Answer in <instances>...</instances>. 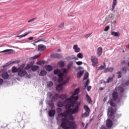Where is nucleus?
Returning a JSON list of instances; mask_svg holds the SVG:
<instances>
[{
	"mask_svg": "<svg viewBox=\"0 0 129 129\" xmlns=\"http://www.w3.org/2000/svg\"><path fill=\"white\" fill-rule=\"evenodd\" d=\"M70 102H65L59 101L57 105L58 107H62L65 105L66 108L64 113H60L57 115L58 118L61 120V124L58 126V129H76L77 128V124L75 122L72 121L74 120V117L72 114H75L78 112L79 110V105H80V102H71V107H69L68 104H70Z\"/></svg>",
	"mask_w": 129,
	"mask_h": 129,
	"instance_id": "obj_1",
	"label": "nucleus"
},
{
	"mask_svg": "<svg viewBox=\"0 0 129 129\" xmlns=\"http://www.w3.org/2000/svg\"><path fill=\"white\" fill-rule=\"evenodd\" d=\"M112 97L113 100L110 99L107 102V104H110L111 107V108H109L107 111V116L109 117H111V116L113 115L114 111L112 107H115V106H116V104H115L114 100H116V99L118 98V95L117 94V93H116V92H114L112 94Z\"/></svg>",
	"mask_w": 129,
	"mask_h": 129,
	"instance_id": "obj_2",
	"label": "nucleus"
},
{
	"mask_svg": "<svg viewBox=\"0 0 129 129\" xmlns=\"http://www.w3.org/2000/svg\"><path fill=\"white\" fill-rule=\"evenodd\" d=\"M47 95L51 101L48 102V106L50 109H53V108H54L55 107V104H54V102H53L57 100L58 97H59V95L58 94H55L53 92H51L47 93Z\"/></svg>",
	"mask_w": 129,
	"mask_h": 129,
	"instance_id": "obj_3",
	"label": "nucleus"
},
{
	"mask_svg": "<svg viewBox=\"0 0 129 129\" xmlns=\"http://www.w3.org/2000/svg\"><path fill=\"white\" fill-rule=\"evenodd\" d=\"M79 88H77L74 94L70 96L69 98L66 99V102H70V104H68L69 107H71V104L74 103V102H76V100H78V93L79 92Z\"/></svg>",
	"mask_w": 129,
	"mask_h": 129,
	"instance_id": "obj_4",
	"label": "nucleus"
},
{
	"mask_svg": "<svg viewBox=\"0 0 129 129\" xmlns=\"http://www.w3.org/2000/svg\"><path fill=\"white\" fill-rule=\"evenodd\" d=\"M68 71V69H63L62 73L61 72L59 69H56L54 70V74H57L58 76V78L57 80L58 82H61V81H66V79L69 78L68 77H66L65 79H63V76H64V74L67 73V71Z\"/></svg>",
	"mask_w": 129,
	"mask_h": 129,
	"instance_id": "obj_5",
	"label": "nucleus"
},
{
	"mask_svg": "<svg viewBox=\"0 0 129 129\" xmlns=\"http://www.w3.org/2000/svg\"><path fill=\"white\" fill-rule=\"evenodd\" d=\"M18 75L20 77H24L25 76V78H31V75H27V72L25 70L21 69V67L18 68Z\"/></svg>",
	"mask_w": 129,
	"mask_h": 129,
	"instance_id": "obj_6",
	"label": "nucleus"
},
{
	"mask_svg": "<svg viewBox=\"0 0 129 129\" xmlns=\"http://www.w3.org/2000/svg\"><path fill=\"white\" fill-rule=\"evenodd\" d=\"M69 82V78H67L66 81H61L60 82H58L59 83H61V84H59L57 86H56V90H57V91H61V90H62V89H63V85H65L67 83H68V82Z\"/></svg>",
	"mask_w": 129,
	"mask_h": 129,
	"instance_id": "obj_7",
	"label": "nucleus"
},
{
	"mask_svg": "<svg viewBox=\"0 0 129 129\" xmlns=\"http://www.w3.org/2000/svg\"><path fill=\"white\" fill-rule=\"evenodd\" d=\"M91 61L92 62V66H93V67H96V66L98 64V59L97 57L91 56Z\"/></svg>",
	"mask_w": 129,
	"mask_h": 129,
	"instance_id": "obj_8",
	"label": "nucleus"
},
{
	"mask_svg": "<svg viewBox=\"0 0 129 129\" xmlns=\"http://www.w3.org/2000/svg\"><path fill=\"white\" fill-rule=\"evenodd\" d=\"M46 46H45L43 44L38 45V51H40V52L45 51V50H46Z\"/></svg>",
	"mask_w": 129,
	"mask_h": 129,
	"instance_id": "obj_9",
	"label": "nucleus"
},
{
	"mask_svg": "<svg viewBox=\"0 0 129 129\" xmlns=\"http://www.w3.org/2000/svg\"><path fill=\"white\" fill-rule=\"evenodd\" d=\"M112 121L109 119H107L106 120V126L107 127H111L112 126Z\"/></svg>",
	"mask_w": 129,
	"mask_h": 129,
	"instance_id": "obj_10",
	"label": "nucleus"
},
{
	"mask_svg": "<svg viewBox=\"0 0 129 129\" xmlns=\"http://www.w3.org/2000/svg\"><path fill=\"white\" fill-rule=\"evenodd\" d=\"M102 54V47H99L97 50V55L99 57Z\"/></svg>",
	"mask_w": 129,
	"mask_h": 129,
	"instance_id": "obj_11",
	"label": "nucleus"
},
{
	"mask_svg": "<svg viewBox=\"0 0 129 129\" xmlns=\"http://www.w3.org/2000/svg\"><path fill=\"white\" fill-rule=\"evenodd\" d=\"M56 114V111L55 110H51L48 113V115L50 117H53Z\"/></svg>",
	"mask_w": 129,
	"mask_h": 129,
	"instance_id": "obj_12",
	"label": "nucleus"
},
{
	"mask_svg": "<svg viewBox=\"0 0 129 129\" xmlns=\"http://www.w3.org/2000/svg\"><path fill=\"white\" fill-rule=\"evenodd\" d=\"M74 50H75V52L76 53H79L80 52V48L78 47V45L76 44L73 47Z\"/></svg>",
	"mask_w": 129,
	"mask_h": 129,
	"instance_id": "obj_13",
	"label": "nucleus"
},
{
	"mask_svg": "<svg viewBox=\"0 0 129 129\" xmlns=\"http://www.w3.org/2000/svg\"><path fill=\"white\" fill-rule=\"evenodd\" d=\"M2 77L4 78V79H8V78L10 77V75L8 72H4L2 74Z\"/></svg>",
	"mask_w": 129,
	"mask_h": 129,
	"instance_id": "obj_14",
	"label": "nucleus"
},
{
	"mask_svg": "<svg viewBox=\"0 0 129 129\" xmlns=\"http://www.w3.org/2000/svg\"><path fill=\"white\" fill-rule=\"evenodd\" d=\"M31 31H28V32H26L24 33V35H19L17 36V38H19V39H22V38H24V37H26V36H28L29 34H31Z\"/></svg>",
	"mask_w": 129,
	"mask_h": 129,
	"instance_id": "obj_15",
	"label": "nucleus"
},
{
	"mask_svg": "<svg viewBox=\"0 0 129 129\" xmlns=\"http://www.w3.org/2000/svg\"><path fill=\"white\" fill-rule=\"evenodd\" d=\"M45 69H46L47 71H52L53 67L51 65H46L45 66Z\"/></svg>",
	"mask_w": 129,
	"mask_h": 129,
	"instance_id": "obj_16",
	"label": "nucleus"
},
{
	"mask_svg": "<svg viewBox=\"0 0 129 129\" xmlns=\"http://www.w3.org/2000/svg\"><path fill=\"white\" fill-rule=\"evenodd\" d=\"M116 4H117V2H116V0H113L112 9H111L112 11H113V10H114V8H115V6H116Z\"/></svg>",
	"mask_w": 129,
	"mask_h": 129,
	"instance_id": "obj_17",
	"label": "nucleus"
},
{
	"mask_svg": "<svg viewBox=\"0 0 129 129\" xmlns=\"http://www.w3.org/2000/svg\"><path fill=\"white\" fill-rule=\"evenodd\" d=\"M84 73V71H82L79 73H77V76L78 78H80V77H81V76H82V75H83Z\"/></svg>",
	"mask_w": 129,
	"mask_h": 129,
	"instance_id": "obj_18",
	"label": "nucleus"
},
{
	"mask_svg": "<svg viewBox=\"0 0 129 129\" xmlns=\"http://www.w3.org/2000/svg\"><path fill=\"white\" fill-rule=\"evenodd\" d=\"M39 69V66H33L31 67V70L32 71H37Z\"/></svg>",
	"mask_w": 129,
	"mask_h": 129,
	"instance_id": "obj_19",
	"label": "nucleus"
},
{
	"mask_svg": "<svg viewBox=\"0 0 129 129\" xmlns=\"http://www.w3.org/2000/svg\"><path fill=\"white\" fill-rule=\"evenodd\" d=\"M86 97L87 100V101H88L89 103L92 102L91 98L90 97V96H89V95H88V94H86Z\"/></svg>",
	"mask_w": 129,
	"mask_h": 129,
	"instance_id": "obj_20",
	"label": "nucleus"
},
{
	"mask_svg": "<svg viewBox=\"0 0 129 129\" xmlns=\"http://www.w3.org/2000/svg\"><path fill=\"white\" fill-rule=\"evenodd\" d=\"M84 108L86 112H90V110L89 109V107H88V106L85 105L84 106Z\"/></svg>",
	"mask_w": 129,
	"mask_h": 129,
	"instance_id": "obj_21",
	"label": "nucleus"
},
{
	"mask_svg": "<svg viewBox=\"0 0 129 129\" xmlns=\"http://www.w3.org/2000/svg\"><path fill=\"white\" fill-rule=\"evenodd\" d=\"M12 71L13 72V73H16V72H19V68L17 69V68L16 67H13L12 68Z\"/></svg>",
	"mask_w": 129,
	"mask_h": 129,
	"instance_id": "obj_22",
	"label": "nucleus"
},
{
	"mask_svg": "<svg viewBox=\"0 0 129 129\" xmlns=\"http://www.w3.org/2000/svg\"><path fill=\"white\" fill-rule=\"evenodd\" d=\"M53 85V82L50 81L47 83V87H48V88H51V87H52Z\"/></svg>",
	"mask_w": 129,
	"mask_h": 129,
	"instance_id": "obj_23",
	"label": "nucleus"
},
{
	"mask_svg": "<svg viewBox=\"0 0 129 129\" xmlns=\"http://www.w3.org/2000/svg\"><path fill=\"white\" fill-rule=\"evenodd\" d=\"M47 74V72L45 71H41L39 73L40 76H45Z\"/></svg>",
	"mask_w": 129,
	"mask_h": 129,
	"instance_id": "obj_24",
	"label": "nucleus"
},
{
	"mask_svg": "<svg viewBox=\"0 0 129 129\" xmlns=\"http://www.w3.org/2000/svg\"><path fill=\"white\" fill-rule=\"evenodd\" d=\"M111 35H112V36H114V37H118V36H119V33L113 31L111 33Z\"/></svg>",
	"mask_w": 129,
	"mask_h": 129,
	"instance_id": "obj_25",
	"label": "nucleus"
},
{
	"mask_svg": "<svg viewBox=\"0 0 129 129\" xmlns=\"http://www.w3.org/2000/svg\"><path fill=\"white\" fill-rule=\"evenodd\" d=\"M58 65H59L60 67H64V65H65V63H64V61L61 60L60 61H59L58 62Z\"/></svg>",
	"mask_w": 129,
	"mask_h": 129,
	"instance_id": "obj_26",
	"label": "nucleus"
},
{
	"mask_svg": "<svg viewBox=\"0 0 129 129\" xmlns=\"http://www.w3.org/2000/svg\"><path fill=\"white\" fill-rule=\"evenodd\" d=\"M87 116H89V112H86L82 115V117L84 118L87 117Z\"/></svg>",
	"mask_w": 129,
	"mask_h": 129,
	"instance_id": "obj_27",
	"label": "nucleus"
},
{
	"mask_svg": "<svg viewBox=\"0 0 129 129\" xmlns=\"http://www.w3.org/2000/svg\"><path fill=\"white\" fill-rule=\"evenodd\" d=\"M113 71V68H108L106 70H105V72H112Z\"/></svg>",
	"mask_w": 129,
	"mask_h": 129,
	"instance_id": "obj_28",
	"label": "nucleus"
},
{
	"mask_svg": "<svg viewBox=\"0 0 129 129\" xmlns=\"http://www.w3.org/2000/svg\"><path fill=\"white\" fill-rule=\"evenodd\" d=\"M59 97L61 98V99L64 100L65 98H67L68 96L67 95L62 94L59 96Z\"/></svg>",
	"mask_w": 129,
	"mask_h": 129,
	"instance_id": "obj_29",
	"label": "nucleus"
},
{
	"mask_svg": "<svg viewBox=\"0 0 129 129\" xmlns=\"http://www.w3.org/2000/svg\"><path fill=\"white\" fill-rule=\"evenodd\" d=\"M78 58H79V59H82L83 58V54L82 53L80 52L77 54Z\"/></svg>",
	"mask_w": 129,
	"mask_h": 129,
	"instance_id": "obj_30",
	"label": "nucleus"
},
{
	"mask_svg": "<svg viewBox=\"0 0 129 129\" xmlns=\"http://www.w3.org/2000/svg\"><path fill=\"white\" fill-rule=\"evenodd\" d=\"M88 77H89V74H88V73H86L84 76V80H86Z\"/></svg>",
	"mask_w": 129,
	"mask_h": 129,
	"instance_id": "obj_31",
	"label": "nucleus"
},
{
	"mask_svg": "<svg viewBox=\"0 0 129 129\" xmlns=\"http://www.w3.org/2000/svg\"><path fill=\"white\" fill-rule=\"evenodd\" d=\"M118 90L121 92V93H123L124 90L121 87H118Z\"/></svg>",
	"mask_w": 129,
	"mask_h": 129,
	"instance_id": "obj_32",
	"label": "nucleus"
},
{
	"mask_svg": "<svg viewBox=\"0 0 129 129\" xmlns=\"http://www.w3.org/2000/svg\"><path fill=\"white\" fill-rule=\"evenodd\" d=\"M68 60H74L75 59V56L71 55L67 57Z\"/></svg>",
	"mask_w": 129,
	"mask_h": 129,
	"instance_id": "obj_33",
	"label": "nucleus"
},
{
	"mask_svg": "<svg viewBox=\"0 0 129 129\" xmlns=\"http://www.w3.org/2000/svg\"><path fill=\"white\" fill-rule=\"evenodd\" d=\"M100 67L101 68V69L102 70H103V69H105V68L106 67V65H105V62L103 63V64H101Z\"/></svg>",
	"mask_w": 129,
	"mask_h": 129,
	"instance_id": "obj_34",
	"label": "nucleus"
},
{
	"mask_svg": "<svg viewBox=\"0 0 129 129\" xmlns=\"http://www.w3.org/2000/svg\"><path fill=\"white\" fill-rule=\"evenodd\" d=\"M114 115H115V118H118L120 117V116H121V114L116 113V114H115Z\"/></svg>",
	"mask_w": 129,
	"mask_h": 129,
	"instance_id": "obj_35",
	"label": "nucleus"
},
{
	"mask_svg": "<svg viewBox=\"0 0 129 129\" xmlns=\"http://www.w3.org/2000/svg\"><path fill=\"white\" fill-rule=\"evenodd\" d=\"M121 72H118L117 73V74L118 75L117 76V78H121V77H122V75H121Z\"/></svg>",
	"mask_w": 129,
	"mask_h": 129,
	"instance_id": "obj_36",
	"label": "nucleus"
},
{
	"mask_svg": "<svg viewBox=\"0 0 129 129\" xmlns=\"http://www.w3.org/2000/svg\"><path fill=\"white\" fill-rule=\"evenodd\" d=\"M113 80V77H109L107 80V83H109V82H111Z\"/></svg>",
	"mask_w": 129,
	"mask_h": 129,
	"instance_id": "obj_37",
	"label": "nucleus"
},
{
	"mask_svg": "<svg viewBox=\"0 0 129 129\" xmlns=\"http://www.w3.org/2000/svg\"><path fill=\"white\" fill-rule=\"evenodd\" d=\"M60 54H54L51 55V57H55V58H60Z\"/></svg>",
	"mask_w": 129,
	"mask_h": 129,
	"instance_id": "obj_38",
	"label": "nucleus"
},
{
	"mask_svg": "<svg viewBox=\"0 0 129 129\" xmlns=\"http://www.w3.org/2000/svg\"><path fill=\"white\" fill-rule=\"evenodd\" d=\"M14 63H17V61H13L12 62L10 61L8 62L5 66L7 67V66H9V65H11V64H14Z\"/></svg>",
	"mask_w": 129,
	"mask_h": 129,
	"instance_id": "obj_39",
	"label": "nucleus"
},
{
	"mask_svg": "<svg viewBox=\"0 0 129 129\" xmlns=\"http://www.w3.org/2000/svg\"><path fill=\"white\" fill-rule=\"evenodd\" d=\"M32 64H28L27 65V66L25 67L26 70H28V69H30V68H32Z\"/></svg>",
	"mask_w": 129,
	"mask_h": 129,
	"instance_id": "obj_40",
	"label": "nucleus"
},
{
	"mask_svg": "<svg viewBox=\"0 0 129 129\" xmlns=\"http://www.w3.org/2000/svg\"><path fill=\"white\" fill-rule=\"evenodd\" d=\"M72 66H73V63L71 62L70 63H69L68 64V70H69V69H70V68H71V67H72Z\"/></svg>",
	"mask_w": 129,
	"mask_h": 129,
	"instance_id": "obj_41",
	"label": "nucleus"
},
{
	"mask_svg": "<svg viewBox=\"0 0 129 129\" xmlns=\"http://www.w3.org/2000/svg\"><path fill=\"white\" fill-rule=\"evenodd\" d=\"M40 56H41V54H37V55H35L34 56H33L32 57H31V59H37V58H39V57H40Z\"/></svg>",
	"mask_w": 129,
	"mask_h": 129,
	"instance_id": "obj_42",
	"label": "nucleus"
},
{
	"mask_svg": "<svg viewBox=\"0 0 129 129\" xmlns=\"http://www.w3.org/2000/svg\"><path fill=\"white\" fill-rule=\"evenodd\" d=\"M11 51H12V49H6L2 51H0V53H6L7 52H11Z\"/></svg>",
	"mask_w": 129,
	"mask_h": 129,
	"instance_id": "obj_43",
	"label": "nucleus"
},
{
	"mask_svg": "<svg viewBox=\"0 0 129 129\" xmlns=\"http://www.w3.org/2000/svg\"><path fill=\"white\" fill-rule=\"evenodd\" d=\"M110 28V27L109 25H108V26H107L105 28L104 31L105 32H107V31H108V30H109V28Z\"/></svg>",
	"mask_w": 129,
	"mask_h": 129,
	"instance_id": "obj_44",
	"label": "nucleus"
},
{
	"mask_svg": "<svg viewBox=\"0 0 129 129\" xmlns=\"http://www.w3.org/2000/svg\"><path fill=\"white\" fill-rule=\"evenodd\" d=\"M89 85V80H87L86 83L85 84V87H87Z\"/></svg>",
	"mask_w": 129,
	"mask_h": 129,
	"instance_id": "obj_45",
	"label": "nucleus"
},
{
	"mask_svg": "<svg viewBox=\"0 0 129 129\" xmlns=\"http://www.w3.org/2000/svg\"><path fill=\"white\" fill-rule=\"evenodd\" d=\"M41 41H43V42H45V40L43 38H41L38 40L35 41V43H39V42H41Z\"/></svg>",
	"mask_w": 129,
	"mask_h": 129,
	"instance_id": "obj_46",
	"label": "nucleus"
},
{
	"mask_svg": "<svg viewBox=\"0 0 129 129\" xmlns=\"http://www.w3.org/2000/svg\"><path fill=\"white\" fill-rule=\"evenodd\" d=\"M61 111H62V109H61V108H57V109H56V112H57V113H60V112H61Z\"/></svg>",
	"mask_w": 129,
	"mask_h": 129,
	"instance_id": "obj_47",
	"label": "nucleus"
},
{
	"mask_svg": "<svg viewBox=\"0 0 129 129\" xmlns=\"http://www.w3.org/2000/svg\"><path fill=\"white\" fill-rule=\"evenodd\" d=\"M122 71L123 73H126V69L125 67H123L122 69Z\"/></svg>",
	"mask_w": 129,
	"mask_h": 129,
	"instance_id": "obj_48",
	"label": "nucleus"
},
{
	"mask_svg": "<svg viewBox=\"0 0 129 129\" xmlns=\"http://www.w3.org/2000/svg\"><path fill=\"white\" fill-rule=\"evenodd\" d=\"M77 65H82V61H76Z\"/></svg>",
	"mask_w": 129,
	"mask_h": 129,
	"instance_id": "obj_49",
	"label": "nucleus"
},
{
	"mask_svg": "<svg viewBox=\"0 0 129 129\" xmlns=\"http://www.w3.org/2000/svg\"><path fill=\"white\" fill-rule=\"evenodd\" d=\"M87 91L89 92L91 90V86H89L87 87Z\"/></svg>",
	"mask_w": 129,
	"mask_h": 129,
	"instance_id": "obj_50",
	"label": "nucleus"
},
{
	"mask_svg": "<svg viewBox=\"0 0 129 129\" xmlns=\"http://www.w3.org/2000/svg\"><path fill=\"white\" fill-rule=\"evenodd\" d=\"M96 70L97 71H99V70H101V68H100V67H96Z\"/></svg>",
	"mask_w": 129,
	"mask_h": 129,
	"instance_id": "obj_51",
	"label": "nucleus"
},
{
	"mask_svg": "<svg viewBox=\"0 0 129 129\" xmlns=\"http://www.w3.org/2000/svg\"><path fill=\"white\" fill-rule=\"evenodd\" d=\"M63 27H64V23H62L61 24H60L59 25V27L60 28H63Z\"/></svg>",
	"mask_w": 129,
	"mask_h": 129,
	"instance_id": "obj_52",
	"label": "nucleus"
},
{
	"mask_svg": "<svg viewBox=\"0 0 129 129\" xmlns=\"http://www.w3.org/2000/svg\"><path fill=\"white\" fill-rule=\"evenodd\" d=\"M91 35V33L87 34V35H85V37L86 38H89Z\"/></svg>",
	"mask_w": 129,
	"mask_h": 129,
	"instance_id": "obj_53",
	"label": "nucleus"
},
{
	"mask_svg": "<svg viewBox=\"0 0 129 129\" xmlns=\"http://www.w3.org/2000/svg\"><path fill=\"white\" fill-rule=\"evenodd\" d=\"M4 83V80L0 79V85H2Z\"/></svg>",
	"mask_w": 129,
	"mask_h": 129,
	"instance_id": "obj_54",
	"label": "nucleus"
},
{
	"mask_svg": "<svg viewBox=\"0 0 129 129\" xmlns=\"http://www.w3.org/2000/svg\"><path fill=\"white\" fill-rule=\"evenodd\" d=\"M35 20V18L32 19L28 21V23H32V22H33V21Z\"/></svg>",
	"mask_w": 129,
	"mask_h": 129,
	"instance_id": "obj_55",
	"label": "nucleus"
},
{
	"mask_svg": "<svg viewBox=\"0 0 129 129\" xmlns=\"http://www.w3.org/2000/svg\"><path fill=\"white\" fill-rule=\"evenodd\" d=\"M126 86H129V81H127L125 83Z\"/></svg>",
	"mask_w": 129,
	"mask_h": 129,
	"instance_id": "obj_56",
	"label": "nucleus"
},
{
	"mask_svg": "<svg viewBox=\"0 0 129 129\" xmlns=\"http://www.w3.org/2000/svg\"><path fill=\"white\" fill-rule=\"evenodd\" d=\"M121 96L122 98H123V97H126V95L121 94Z\"/></svg>",
	"mask_w": 129,
	"mask_h": 129,
	"instance_id": "obj_57",
	"label": "nucleus"
},
{
	"mask_svg": "<svg viewBox=\"0 0 129 129\" xmlns=\"http://www.w3.org/2000/svg\"><path fill=\"white\" fill-rule=\"evenodd\" d=\"M106 100H107V97H105L104 98L103 100V101H106Z\"/></svg>",
	"mask_w": 129,
	"mask_h": 129,
	"instance_id": "obj_58",
	"label": "nucleus"
},
{
	"mask_svg": "<svg viewBox=\"0 0 129 129\" xmlns=\"http://www.w3.org/2000/svg\"><path fill=\"white\" fill-rule=\"evenodd\" d=\"M33 39H34V38L33 37H31L28 38V40H29V41H32Z\"/></svg>",
	"mask_w": 129,
	"mask_h": 129,
	"instance_id": "obj_59",
	"label": "nucleus"
},
{
	"mask_svg": "<svg viewBox=\"0 0 129 129\" xmlns=\"http://www.w3.org/2000/svg\"><path fill=\"white\" fill-rule=\"evenodd\" d=\"M100 129H106V128L104 126H102Z\"/></svg>",
	"mask_w": 129,
	"mask_h": 129,
	"instance_id": "obj_60",
	"label": "nucleus"
},
{
	"mask_svg": "<svg viewBox=\"0 0 129 129\" xmlns=\"http://www.w3.org/2000/svg\"><path fill=\"white\" fill-rule=\"evenodd\" d=\"M99 89L100 90H103V88L100 87Z\"/></svg>",
	"mask_w": 129,
	"mask_h": 129,
	"instance_id": "obj_61",
	"label": "nucleus"
},
{
	"mask_svg": "<svg viewBox=\"0 0 129 129\" xmlns=\"http://www.w3.org/2000/svg\"><path fill=\"white\" fill-rule=\"evenodd\" d=\"M115 23H116V21L115 20H114L113 21V24H115Z\"/></svg>",
	"mask_w": 129,
	"mask_h": 129,
	"instance_id": "obj_62",
	"label": "nucleus"
},
{
	"mask_svg": "<svg viewBox=\"0 0 129 129\" xmlns=\"http://www.w3.org/2000/svg\"><path fill=\"white\" fill-rule=\"evenodd\" d=\"M82 124L83 126H84L85 125V124H84V123H82Z\"/></svg>",
	"mask_w": 129,
	"mask_h": 129,
	"instance_id": "obj_63",
	"label": "nucleus"
},
{
	"mask_svg": "<svg viewBox=\"0 0 129 129\" xmlns=\"http://www.w3.org/2000/svg\"><path fill=\"white\" fill-rule=\"evenodd\" d=\"M57 51H58V52H61V49H58L57 50Z\"/></svg>",
	"mask_w": 129,
	"mask_h": 129,
	"instance_id": "obj_64",
	"label": "nucleus"
}]
</instances>
